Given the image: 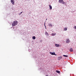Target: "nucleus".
<instances>
[{"label": "nucleus", "instance_id": "4", "mask_svg": "<svg viewBox=\"0 0 76 76\" xmlns=\"http://www.w3.org/2000/svg\"><path fill=\"white\" fill-rule=\"evenodd\" d=\"M66 43H69V42H70V40H69V39H66Z\"/></svg>", "mask_w": 76, "mask_h": 76}, {"label": "nucleus", "instance_id": "20", "mask_svg": "<svg viewBox=\"0 0 76 76\" xmlns=\"http://www.w3.org/2000/svg\"><path fill=\"white\" fill-rule=\"evenodd\" d=\"M45 28L47 29V28H46V27H45Z\"/></svg>", "mask_w": 76, "mask_h": 76}, {"label": "nucleus", "instance_id": "8", "mask_svg": "<svg viewBox=\"0 0 76 76\" xmlns=\"http://www.w3.org/2000/svg\"><path fill=\"white\" fill-rule=\"evenodd\" d=\"M45 35H47V36H49V34H48V33L47 32H45Z\"/></svg>", "mask_w": 76, "mask_h": 76}, {"label": "nucleus", "instance_id": "11", "mask_svg": "<svg viewBox=\"0 0 76 76\" xmlns=\"http://www.w3.org/2000/svg\"><path fill=\"white\" fill-rule=\"evenodd\" d=\"M51 35H52V36H55V35H56V33H55V34L52 33L51 34Z\"/></svg>", "mask_w": 76, "mask_h": 76}, {"label": "nucleus", "instance_id": "19", "mask_svg": "<svg viewBox=\"0 0 76 76\" xmlns=\"http://www.w3.org/2000/svg\"><path fill=\"white\" fill-rule=\"evenodd\" d=\"M23 12H21L20 13V14H22V13Z\"/></svg>", "mask_w": 76, "mask_h": 76}, {"label": "nucleus", "instance_id": "3", "mask_svg": "<svg viewBox=\"0 0 76 76\" xmlns=\"http://www.w3.org/2000/svg\"><path fill=\"white\" fill-rule=\"evenodd\" d=\"M50 54H51V55H55V56H57V55L56 54L55 52L52 53V52H50Z\"/></svg>", "mask_w": 76, "mask_h": 76}, {"label": "nucleus", "instance_id": "10", "mask_svg": "<svg viewBox=\"0 0 76 76\" xmlns=\"http://www.w3.org/2000/svg\"><path fill=\"white\" fill-rule=\"evenodd\" d=\"M55 46L56 47H59V46H60V45L58 44H56Z\"/></svg>", "mask_w": 76, "mask_h": 76}, {"label": "nucleus", "instance_id": "18", "mask_svg": "<svg viewBox=\"0 0 76 76\" xmlns=\"http://www.w3.org/2000/svg\"><path fill=\"white\" fill-rule=\"evenodd\" d=\"M19 15H21V14H20V13L19 14Z\"/></svg>", "mask_w": 76, "mask_h": 76}, {"label": "nucleus", "instance_id": "16", "mask_svg": "<svg viewBox=\"0 0 76 76\" xmlns=\"http://www.w3.org/2000/svg\"><path fill=\"white\" fill-rule=\"evenodd\" d=\"M64 31H67V28H64Z\"/></svg>", "mask_w": 76, "mask_h": 76}, {"label": "nucleus", "instance_id": "12", "mask_svg": "<svg viewBox=\"0 0 76 76\" xmlns=\"http://www.w3.org/2000/svg\"><path fill=\"white\" fill-rule=\"evenodd\" d=\"M56 73H60V72L58 70H56Z\"/></svg>", "mask_w": 76, "mask_h": 76}, {"label": "nucleus", "instance_id": "7", "mask_svg": "<svg viewBox=\"0 0 76 76\" xmlns=\"http://www.w3.org/2000/svg\"><path fill=\"white\" fill-rule=\"evenodd\" d=\"M69 50L71 52H73V48H71L69 49Z\"/></svg>", "mask_w": 76, "mask_h": 76}, {"label": "nucleus", "instance_id": "14", "mask_svg": "<svg viewBox=\"0 0 76 76\" xmlns=\"http://www.w3.org/2000/svg\"><path fill=\"white\" fill-rule=\"evenodd\" d=\"M33 39H35L36 38V37H35V36H33L32 37Z\"/></svg>", "mask_w": 76, "mask_h": 76}, {"label": "nucleus", "instance_id": "5", "mask_svg": "<svg viewBox=\"0 0 76 76\" xmlns=\"http://www.w3.org/2000/svg\"><path fill=\"white\" fill-rule=\"evenodd\" d=\"M11 1L12 2V3L13 4H15V1L13 0H11Z\"/></svg>", "mask_w": 76, "mask_h": 76}, {"label": "nucleus", "instance_id": "1", "mask_svg": "<svg viewBox=\"0 0 76 76\" xmlns=\"http://www.w3.org/2000/svg\"><path fill=\"white\" fill-rule=\"evenodd\" d=\"M17 24H18V21H14L12 23V26H16V25H17Z\"/></svg>", "mask_w": 76, "mask_h": 76}, {"label": "nucleus", "instance_id": "15", "mask_svg": "<svg viewBox=\"0 0 76 76\" xmlns=\"http://www.w3.org/2000/svg\"><path fill=\"white\" fill-rule=\"evenodd\" d=\"M63 56H64V57H68V56L65 55H63Z\"/></svg>", "mask_w": 76, "mask_h": 76}, {"label": "nucleus", "instance_id": "9", "mask_svg": "<svg viewBox=\"0 0 76 76\" xmlns=\"http://www.w3.org/2000/svg\"><path fill=\"white\" fill-rule=\"evenodd\" d=\"M49 7L50 10H51L52 9V6L50 5H49Z\"/></svg>", "mask_w": 76, "mask_h": 76}, {"label": "nucleus", "instance_id": "2", "mask_svg": "<svg viewBox=\"0 0 76 76\" xmlns=\"http://www.w3.org/2000/svg\"><path fill=\"white\" fill-rule=\"evenodd\" d=\"M59 3H61L62 4H65V2L63 1V0H59L58 1Z\"/></svg>", "mask_w": 76, "mask_h": 76}, {"label": "nucleus", "instance_id": "17", "mask_svg": "<svg viewBox=\"0 0 76 76\" xmlns=\"http://www.w3.org/2000/svg\"><path fill=\"white\" fill-rule=\"evenodd\" d=\"M74 28L75 29H76V26H74Z\"/></svg>", "mask_w": 76, "mask_h": 76}, {"label": "nucleus", "instance_id": "6", "mask_svg": "<svg viewBox=\"0 0 76 76\" xmlns=\"http://www.w3.org/2000/svg\"><path fill=\"white\" fill-rule=\"evenodd\" d=\"M61 58H62V57L61 56H60L59 57H58V60H61Z\"/></svg>", "mask_w": 76, "mask_h": 76}, {"label": "nucleus", "instance_id": "21", "mask_svg": "<svg viewBox=\"0 0 76 76\" xmlns=\"http://www.w3.org/2000/svg\"><path fill=\"white\" fill-rule=\"evenodd\" d=\"M46 76H48V75H47Z\"/></svg>", "mask_w": 76, "mask_h": 76}, {"label": "nucleus", "instance_id": "13", "mask_svg": "<svg viewBox=\"0 0 76 76\" xmlns=\"http://www.w3.org/2000/svg\"><path fill=\"white\" fill-rule=\"evenodd\" d=\"M49 26H51V27H52V26H53V25L49 23Z\"/></svg>", "mask_w": 76, "mask_h": 76}]
</instances>
